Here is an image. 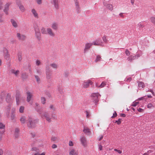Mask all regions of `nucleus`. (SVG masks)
I'll list each match as a JSON object with an SVG mask.
<instances>
[{
  "mask_svg": "<svg viewBox=\"0 0 155 155\" xmlns=\"http://www.w3.org/2000/svg\"><path fill=\"white\" fill-rule=\"evenodd\" d=\"M38 120H32L31 118H29L28 122L27 125L28 127H35V124L38 122Z\"/></svg>",
  "mask_w": 155,
  "mask_h": 155,
  "instance_id": "1",
  "label": "nucleus"
},
{
  "mask_svg": "<svg viewBox=\"0 0 155 155\" xmlns=\"http://www.w3.org/2000/svg\"><path fill=\"white\" fill-rule=\"evenodd\" d=\"M80 140L82 145L84 147H86L87 146V139L84 136H82L80 137Z\"/></svg>",
  "mask_w": 155,
  "mask_h": 155,
  "instance_id": "2",
  "label": "nucleus"
},
{
  "mask_svg": "<svg viewBox=\"0 0 155 155\" xmlns=\"http://www.w3.org/2000/svg\"><path fill=\"white\" fill-rule=\"evenodd\" d=\"M69 155H78V152L76 148H71L69 150Z\"/></svg>",
  "mask_w": 155,
  "mask_h": 155,
  "instance_id": "3",
  "label": "nucleus"
},
{
  "mask_svg": "<svg viewBox=\"0 0 155 155\" xmlns=\"http://www.w3.org/2000/svg\"><path fill=\"white\" fill-rule=\"evenodd\" d=\"M41 117H44L46 120L48 122H50L51 121V117L47 112H45L43 114H42Z\"/></svg>",
  "mask_w": 155,
  "mask_h": 155,
  "instance_id": "4",
  "label": "nucleus"
},
{
  "mask_svg": "<svg viewBox=\"0 0 155 155\" xmlns=\"http://www.w3.org/2000/svg\"><path fill=\"white\" fill-rule=\"evenodd\" d=\"M92 43L93 45L97 46H101L103 44V42L99 38L93 41Z\"/></svg>",
  "mask_w": 155,
  "mask_h": 155,
  "instance_id": "5",
  "label": "nucleus"
},
{
  "mask_svg": "<svg viewBox=\"0 0 155 155\" xmlns=\"http://www.w3.org/2000/svg\"><path fill=\"white\" fill-rule=\"evenodd\" d=\"M93 45L92 43H86L85 45L84 48V52L85 53L89 49H90V48Z\"/></svg>",
  "mask_w": 155,
  "mask_h": 155,
  "instance_id": "6",
  "label": "nucleus"
},
{
  "mask_svg": "<svg viewBox=\"0 0 155 155\" xmlns=\"http://www.w3.org/2000/svg\"><path fill=\"white\" fill-rule=\"evenodd\" d=\"M93 82L90 80H88L87 81H85L83 84V86L84 88H87L89 87L90 85H92Z\"/></svg>",
  "mask_w": 155,
  "mask_h": 155,
  "instance_id": "7",
  "label": "nucleus"
},
{
  "mask_svg": "<svg viewBox=\"0 0 155 155\" xmlns=\"http://www.w3.org/2000/svg\"><path fill=\"white\" fill-rule=\"evenodd\" d=\"M83 131L84 134L87 135H90L91 134V131L90 129L88 127H84L83 130Z\"/></svg>",
  "mask_w": 155,
  "mask_h": 155,
  "instance_id": "8",
  "label": "nucleus"
},
{
  "mask_svg": "<svg viewBox=\"0 0 155 155\" xmlns=\"http://www.w3.org/2000/svg\"><path fill=\"white\" fill-rule=\"evenodd\" d=\"M11 3H7L5 5L4 9V11L6 15H8V11L9 9V7Z\"/></svg>",
  "mask_w": 155,
  "mask_h": 155,
  "instance_id": "9",
  "label": "nucleus"
},
{
  "mask_svg": "<svg viewBox=\"0 0 155 155\" xmlns=\"http://www.w3.org/2000/svg\"><path fill=\"white\" fill-rule=\"evenodd\" d=\"M17 36L18 39L20 40L23 41L26 38V36L25 35L21 34L19 33H17Z\"/></svg>",
  "mask_w": 155,
  "mask_h": 155,
  "instance_id": "10",
  "label": "nucleus"
},
{
  "mask_svg": "<svg viewBox=\"0 0 155 155\" xmlns=\"http://www.w3.org/2000/svg\"><path fill=\"white\" fill-rule=\"evenodd\" d=\"M35 35L37 38L38 39L40 38L41 36V33L38 27L36 28H35Z\"/></svg>",
  "mask_w": 155,
  "mask_h": 155,
  "instance_id": "11",
  "label": "nucleus"
},
{
  "mask_svg": "<svg viewBox=\"0 0 155 155\" xmlns=\"http://www.w3.org/2000/svg\"><path fill=\"white\" fill-rule=\"evenodd\" d=\"M58 0H52L51 3L56 9H58L59 7Z\"/></svg>",
  "mask_w": 155,
  "mask_h": 155,
  "instance_id": "12",
  "label": "nucleus"
},
{
  "mask_svg": "<svg viewBox=\"0 0 155 155\" xmlns=\"http://www.w3.org/2000/svg\"><path fill=\"white\" fill-rule=\"evenodd\" d=\"M3 52L5 55V58L7 60H8L9 58V54H8V51L7 49L5 48L3 49Z\"/></svg>",
  "mask_w": 155,
  "mask_h": 155,
  "instance_id": "13",
  "label": "nucleus"
},
{
  "mask_svg": "<svg viewBox=\"0 0 155 155\" xmlns=\"http://www.w3.org/2000/svg\"><path fill=\"white\" fill-rule=\"evenodd\" d=\"M47 34H48L50 36H54L55 34L53 31L52 29L50 28H48L47 29Z\"/></svg>",
  "mask_w": 155,
  "mask_h": 155,
  "instance_id": "14",
  "label": "nucleus"
},
{
  "mask_svg": "<svg viewBox=\"0 0 155 155\" xmlns=\"http://www.w3.org/2000/svg\"><path fill=\"white\" fill-rule=\"evenodd\" d=\"M11 96L10 94L4 91H2L1 94V97H10Z\"/></svg>",
  "mask_w": 155,
  "mask_h": 155,
  "instance_id": "15",
  "label": "nucleus"
},
{
  "mask_svg": "<svg viewBox=\"0 0 155 155\" xmlns=\"http://www.w3.org/2000/svg\"><path fill=\"white\" fill-rule=\"evenodd\" d=\"M104 6L110 11H112L113 9V6L112 4L107 3L104 5Z\"/></svg>",
  "mask_w": 155,
  "mask_h": 155,
  "instance_id": "16",
  "label": "nucleus"
},
{
  "mask_svg": "<svg viewBox=\"0 0 155 155\" xmlns=\"http://www.w3.org/2000/svg\"><path fill=\"white\" fill-rule=\"evenodd\" d=\"M11 72L12 73L14 74L16 76H18L19 73V70H16L13 69L11 70Z\"/></svg>",
  "mask_w": 155,
  "mask_h": 155,
  "instance_id": "17",
  "label": "nucleus"
},
{
  "mask_svg": "<svg viewBox=\"0 0 155 155\" xmlns=\"http://www.w3.org/2000/svg\"><path fill=\"white\" fill-rule=\"evenodd\" d=\"M59 138L56 137H53L51 138V141L55 143H57L59 140Z\"/></svg>",
  "mask_w": 155,
  "mask_h": 155,
  "instance_id": "18",
  "label": "nucleus"
},
{
  "mask_svg": "<svg viewBox=\"0 0 155 155\" xmlns=\"http://www.w3.org/2000/svg\"><path fill=\"white\" fill-rule=\"evenodd\" d=\"M136 59V56L131 55L127 58V60L131 62L133 60Z\"/></svg>",
  "mask_w": 155,
  "mask_h": 155,
  "instance_id": "19",
  "label": "nucleus"
},
{
  "mask_svg": "<svg viewBox=\"0 0 155 155\" xmlns=\"http://www.w3.org/2000/svg\"><path fill=\"white\" fill-rule=\"evenodd\" d=\"M51 28L54 30H56L58 28V24L56 23H53L52 24Z\"/></svg>",
  "mask_w": 155,
  "mask_h": 155,
  "instance_id": "20",
  "label": "nucleus"
},
{
  "mask_svg": "<svg viewBox=\"0 0 155 155\" xmlns=\"http://www.w3.org/2000/svg\"><path fill=\"white\" fill-rule=\"evenodd\" d=\"M19 130L18 128H16L15 131L14 136L15 138H18L19 135Z\"/></svg>",
  "mask_w": 155,
  "mask_h": 155,
  "instance_id": "21",
  "label": "nucleus"
},
{
  "mask_svg": "<svg viewBox=\"0 0 155 155\" xmlns=\"http://www.w3.org/2000/svg\"><path fill=\"white\" fill-rule=\"evenodd\" d=\"M138 86L139 88L141 87L142 88H143L144 87L145 85L144 83L142 81H139L138 82Z\"/></svg>",
  "mask_w": 155,
  "mask_h": 155,
  "instance_id": "22",
  "label": "nucleus"
},
{
  "mask_svg": "<svg viewBox=\"0 0 155 155\" xmlns=\"http://www.w3.org/2000/svg\"><path fill=\"white\" fill-rule=\"evenodd\" d=\"M11 22L12 25L15 28H17L18 27V25L16 21L13 19L11 20Z\"/></svg>",
  "mask_w": 155,
  "mask_h": 155,
  "instance_id": "23",
  "label": "nucleus"
},
{
  "mask_svg": "<svg viewBox=\"0 0 155 155\" xmlns=\"http://www.w3.org/2000/svg\"><path fill=\"white\" fill-rule=\"evenodd\" d=\"M50 66L52 67L53 68L56 69L58 67V65L55 63H52L50 64Z\"/></svg>",
  "mask_w": 155,
  "mask_h": 155,
  "instance_id": "24",
  "label": "nucleus"
},
{
  "mask_svg": "<svg viewBox=\"0 0 155 155\" xmlns=\"http://www.w3.org/2000/svg\"><path fill=\"white\" fill-rule=\"evenodd\" d=\"M31 12L34 15V17L36 18H38V15L36 11L34 9H33L31 10Z\"/></svg>",
  "mask_w": 155,
  "mask_h": 155,
  "instance_id": "25",
  "label": "nucleus"
},
{
  "mask_svg": "<svg viewBox=\"0 0 155 155\" xmlns=\"http://www.w3.org/2000/svg\"><path fill=\"white\" fill-rule=\"evenodd\" d=\"M150 21L155 26V17L152 16L150 18Z\"/></svg>",
  "mask_w": 155,
  "mask_h": 155,
  "instance_id": "26",
  "label": "nucleus"
},
{
  "mask_svg": "<svg viewBox=\"0 0 155 155\" xmlns=\"http://www.w3.org/2000/svg\"><path fill=\"white\" fill-rule=\"evenodd\" d=\"M18 7L20 10L22 12L25 11V9L24 6L21 5H18Z\"/></svg>",
  "mask_w": 155,
  "mask_h": 155,
  "instance_id": "27",
  "label": "nucleus"
},
{
  "mask_svg": "<svg viewBox=\"0 0 155 155\" xmlns=\"http://www.w3.org/2000/svg\"><path fill=\"white\" fill-rule=\"evenodd\" d=\"M101 58V57L100 55H97L95 62H97L98 61H100Z\"/></svg>",
  "mask_w": 155,
  "mask_h": 155,
  "instance_id": "28",
  "label": "nucleus"
},
{
  "mask_svg": "<svg viewBox=\"0 0 155 155\" xmlns=\"http://www.w3.org/2000/svg\"><path fill=\"white\" fill-rule=\"evenodd\" d=\"M26 94L27 97H31L33 96L32 93L29 91H27Z\"/></svg>",
  "mask_w": 155,
  "mask_h": 155,
  "instance_id": "29",
  "label": "nucleus"
},
{
  "mask_svg": "<svg viewBox=\"0 0 155 155\" xmlns=\"http://www.w3.org/2000/svg\"><path fill=\"white\" fill-rule=\"evenodd\" d=\"M20 121L21 123L24 124L25 122V116H22L20 118Z\"/></svg>",
  "mask_w": 155,
  "mask_h": 155,
  "instance_id": "30",
  "label": "nucleus"
},
{
  "mask_svg": "<svg viewBox=\"0 0 155 155\" xmlns=\"http://www.w3.org/2000/svg\"><path fill=\"white\" fill-rule=\"evenodd\" d=\"M101 96V95L98 93H93L92 94V97H98Z\"/></svg>",
  "mask_w": 155,
  "mask_h": 155,
  "instance_id": "31",
  "label": "nucleus"
},
{
  "mask_svg": "<svg viewBox=\"0 0 155 155\" xmlns=\"http://www.w3.org/2000/svg\"><path fill=\"white\" fill-rule=\"evenodd\" d=\"M102 39L103 41L106 43H107V37L106 36H104L103 37H102Z\"/></svg>",
  "mask_w": 155,
  "mask_h": 155,
  "instance_id": "32",
  "label": "nucleus"
},
{
  "mask_svg": "<svg viewBox=\"0 0 155 155\" xmlns=\"http://www.w3.org/2000/svg\"><path fill=\"white\" fill-rule=\"evenodd\" d=\"M41 103L43 104H44L45 103L46 99L45 97H41Z\"/></svg>",
  "mask_w": 155,
  "mask_h": 155,
  "instance_id": "33",
  "label": "nucleus"
},
{
  "mask_svg": "<svg viewBox=\"0 0 155 155\" xmlns=\"http://www.w3.org/2000/svg\"><path fill=\"white\" fill-rule=\"evenodd\" d=\"M5 125L2 123H0V129H4Z\"/></svg>",
  "mask_w": 155,
  "mask_h": 155,
  "instance_id": "34",
  "label": "nucleus"
},
{
  "mask_svg": "<svg viewBox=\"0 0 155 155\" xmlns=\"http://www.w3.org/2000/svg\"><path fill=\"white\" fill-rule=\"evenodd\" d=\"M41 32L43 34H47V31L45 30V29L44 28H42L41 30Z\"/></svg>",
  "mask_w": 155,
  "mask_h": 155,
  "instance_id": "35",
  "label": "nucleus"
},
{
  "mask_svg": "<svg viewBox=\"0 0 155 155\" xmlns=\"http://www.w3.org/2000/svg\"><path fill=\"white\" fill-rule=\"evenodd\" d=\"M75 8L80 7V5H79V2L78 0H76L75 2Z\"/></svg>",
  "mask_w": 155,
  "mask_h": 155,
  "instance_id": "36",
  "label": "nucleus"
},
{
  "mask_svg": "<svg viewBox=\"0 0 155 155\" xmlns=\"http://www.w3.org/2000/svg\"><path fill=\"white\" fill-rule=\"evenodd\" d=\"M139 103V102H138L137 101H134L133 103V104H132V106L134 107H135Z\"/></svg>",
  "mask_w": 155,
  "mask_h": 155,
  "instance_id": "37",
  "label": "nucleus"
},
{
  "mask_svg": "<svg viewBox=\"0 0 155 155\" xmlns=\"http://www.w3.org/2000/svg\"><path fill=\"white\" fill-rule=\"evenodd\" d=\"M35 78L36 79V81L38 83H40V79L38 76L37 75L35 76Z\"/></svg>",
  "mask_w": 155,
  "mask_h": 155,
  "instance_id": "38",
  "label": "nucleus"
},
{
  "mask_svg": "<svg viewBox=\"0 0 155 155\" xmlns=\"http://www.w3.org/2000/svg\"><path fill=\"white\" fill-rule=\"evenodd\" d=\"M75 8H76V10L77 11V13H80V12H81L80 6L76 7Z\"/></svg>",
  "mask_w": 155,
  "mask_h": 155,
  "instance_id": "39",
  "label": "nucleus"
},
{
  "mask_svg": "<svg viewBox=\"0 0 155 155\" xmlns=\"http://www.w3.org/2000/svg\"><path fill=\"white\" fill-rule=\"evenodd\" d=\"M114 150L115 151L117 152L119 154H121L122 153V151L120 150L114 149Z\"/></svg>",
  "mask_w": 155,
  "mask_h": 155,
  "instance_id": "40",
  "label": "nucleus"
},
{
  "mask_svg": "<svg viewBox=\"0 0 155 155\" xmlns=\"http://www.w3.org/2000/svg\"><path fill=\"white\" fill-rule=\"evenodd\" d=\"M24 107L23 106H21L19 109V111L20 113H23L24 110Z\"/></svg>",
  "mask_w": 155,
  "mask_h": 155,
  "instance_id": "41",
  "label": "nucleus"
},
{
  "mask_svg": "<svg viewBox=\"0 0 155 155\" xmlns=\"http://www.w3.org/2000/svg\"><path fill=\"white\" fill-rule=\"evenodd\" d=\"M147 107L148 108H150L152 107H153L154 106L151 104H149L147 105Z\"/></svg>",
  "mask_w": 155,
  "mask_h": 155,
  "instance_id": "42",
  "label": "nucleus"
},
{
  "mask_svg": "<svg viewBox=\"0 0 155 155\" xmlns=\"http://www.w3.org/2000/svg\"><path fill=\"white\" fill-rule=\"evenodd\" d=\"M105 83L104 82H103L99 86V87L101 88H102L105 86Z\"/></svg>",
  "mask_w": 155,
  "mask_h": 155,
  "instance_id": "43",
  "label": "nucleus"
},
{
  "mask_svg": "<svg viewBox=\"0 0 155 155\" xmlns=\"http://www.w3.org/2000/svg\"><path fill=\"white\" fill-rule=\"evenodd\" d=\"M121 119L119 118L118 119V120H117L116 121V123H117V124H120L121 123Z\"/></svg>",
  "mask_w": 155,
  "mask_h": 155,
  "instance_id": "44",
  "label": "nucleus"
},
{
  "mask_svg": "<svg viewBox=\"0 0 155 155\" xmlns=\"http://www.w3.org/2000/svg\"><path fill=\"white\" fill-rule=\"evenodd\" d=\"M36 64L38 66L41 64V62L39 60H37L36 61Z\"/></svg>",
  "mask_w": 155,
  "mask_h": 155,
  "instance_id": "45",
  "label": "nucleus"
},
{
  "mask_svg": "<svg viewBox=\"0 0 155 155\" xmlns=\"http://www.w3.org/2000/svg\"><path fill=\"white\" fill-rule=\"evenodd\" d=\"M124 13H120L119 15V17H121L122 18H124Z\"/></svg>",
  "mask_w": 155,
  "mask_h": 155,
  "instance_id": "46",
  "label": "nucleus"
},
{
  "mask_svg": "<svg viewBox=\"0 0 155 155\" xmlns=\"http://www.w3.org/2000/svg\"><path fill=\"white\" fill-rule=\"evenodd\" d=\"M125 54L127 55H129L130 54V52L128 49H126L125 51Z\"/></svg>",
  "mask_w": 155,
  "mask_h": 155,
  "instance_id": "47",
  "label": "nucleus"
},
{
  "mask_svg": "<svg viewBox=\"0 0 155 155\" xmlns=\"http://www.w3.org/2000/svg\"><path fill=\"white\" fill-rule=\"evenodd\" d=\"M3 2L2 1H0V9H2L3 7Z\"/></svg>",
  "mask_w": 155,
  "mask_h": 155,
  "instance_id": "48",
  "label": "nucleus"
},
{
  "mask_svg": "<svg viewBox=\"0 0 155 155\" xmlns=\"http://www.w3.org/2000/svg\"><path fill=\"white\" fill-rule=\"evenodd\" d=\"M73 143L72 141H69V145L70 146H73Z\"/></svg>",
  "mask_w": 155,
  "mask_h": 155,
  "instance_id": "49",
  "label": "nucleus"
},
{
  "mask_svg": "<svg viewBox=\"0 0 155 155\" xmlns=\"http://www.w3.org/2000/svg\"><path fill=\"white\" fill-rule=\"evenodd\" d=\"M152 152L150 150H149L147 153H144L143 155H149V153H151Z\"/></svg>",
  "mask_w": 155,
  "mask_h": 155,
  "instance_id": "50",
  "label": "nucleus"
},
{
  "mask_svg": "<svg viewBox=\"0 0 155 155\" xmlns=\"http://www.w3.org/2000/svg\"><path fill=\"white\" fill-rule=\"evenodd\" d=\"M20 97H16V101L17 102V104H19V101L20 100Z\"/></svg>",
  "mask_w": 155,
  "mask_h": 155,
  "instance_id": "51",
  "label": "nucleus"
},
{
  "mask_svg": "<svg viewBox=\"0 0 155 155\" xmlns=\"http://www.w3.org/2000/svg\"><path fill=\"white\" fill-rule=\"evenodd\" d=\"M50 108L51 109H52L53 110H54L55 109L53 105H51L50 106Z\"/></svg>",
  "mask_w": 155,
  "mask_h": 155,
  "instance_id": "52",
  "label": "nucleus"
},
{
  "mask_svg": "<svg viewBox=\"0 0 155 155\" xmlns=\"http://www.w3.org/2000/svg\"><path fill=\"white\" fill-rule=\"evenodd\" d=\"M117 116V114L116 112H114V114H113V116L112 117V118H113L115 117H116Z\"/></svg>",
  "mask_w": 155,
  "mask_h": 155,
  "instance_id": "53",
  "label": "nucleus"
},
{
  "mask_svg": "<svg viewBox=\"0 0 155 155\" xmlns=\"http://www.w3.org/2000/svg\"><path fill=\"white\" fill-rule=\"evenodd\" d=\"M37 3L38 4H40L41 3V0H36Z\"/></svg>",
  "mask_w": 155,
  "mask_h": 155,
  "instance_id": "54",
  "label": "nucleus"
},
{
  "mask_svg": "<svg viewBox=\"0 0 155 155\" xmlns=\"http://www.w3.org/2000/svg\"><path fill=\"white\" fill-rule=\"evenodd\" d=\"M138 111L140 112H143V110L142 108H139L138 109Z\"/></svg>",
  "mask_w": 155,
  "mask_h": 155,
  "instance_id": "55",
  "label": "nucleus"
},
{
  "mask_svg": "<svg viewBox=\"0 0 155 155\" xmlns=\"http://www.w3.org/2000/svg\"><path fill=\"white\" fill-rule=\"evenodd\" d=\"M57 147V145L55 144H53L52 146V148L53 149H54Z\"/></svg>",
  "mask_w": 155,
  "mask_h": 155,
  "instance_id": "56",
  "label": "nucleus"
},
{
  "mask_svg": "<svg viewBox=\"0 0 155 155\" xmlns=\"http://www.w3.org/2000/svg\"><path fill=\"white\" fill-rule=\"evenodd\" d=\"M103 147L102 146L100 145L99 146V149L100 150H102Z\"/></svg>",
  "mask_w": 155,
  "mask_h": 155,
  "instance_id": "57",
  "label": "nucleus"
},
{
  "mask_svg": "<svg viewBox=\"0 0 155 155\" xmlns=\"http://www.w3.org/2000/svg\"><path fill=\"white\" fill-rule=\"evenodd\" d=\"M135 0H130V2L132 5H134V4Z\"/></svg>",
  "mask_w": 155,
  "mask_h": 155,
  "instance_id": "58",
  "label": "nucleus"
},
{
  "mask_svg": "<svg viewBox=\"0 0 155 155\" xmlns=\"http://www.w3.org/2000/svg\"><path fill=\"white\" fill-rule=\"evenodd\" d=\"M18 60L19 61H20L21 60L22 58L21 56V55H19L18 57Z\"/></svg>",
  "mask_w": 155,
  "mask_h": 155,
  "instance_id": "59",
  "label": "nucleus"
},
{
  "mask_svg": "<svg viewBox=\"0 0 155 155\" xmlns=\"http://www.w3.org/2000/svg\"><path fill=\"white\" fill-rule=\"evenodd\" d=\"M11 100V98L10 97H7L6 98V100L7 102H9V101Z\"/></svg>",
  "mask_w": 155,
  "mask_h": 155,
  "instance_id": "60",
  "label": "nucleus"
},
{
  "mask_svg": "<svg viewBox=\"0 0 155 155\" xmlns=\"http://www.w3.org/2000/svg\"><path fill=\"white\" fill-rule=\"evenodd\" d=\"M3 151L1 149H0V155H2L3 154Z\"/></svg>",
  "mask_w": 155,
  "mask_h": 155,
  "instance_id": "61",
  "label": "nucleus"
},
{
  "mask_svg": "<svg viewBox=\"0 0 155 155\" xmlns=\"http://www.w3.org/2000/svg\"><path fill=\"white\" fill-rule=\"evenodd\" d=\"M136 56V58L137 59L140 57V55L139 54H137L136 55H135Z\"/></svg>",
  "mask_w": 155,
  "mask_h": 155,
  "instance_id": "62",
  "label": "nucleus"
},
{
  "mask_svg": "<svg viewBox=\"0 0 155 155\" xmlns=\"http://www.w3.org/2000/svg\"><path fill=\"white\" fill-rule=\"evenodd\" d=\"M3 21V20L2 17V16L0 15V22H2Z\"/></svg>",
  "mask_w": 155,
  "mask_h": 155,
  "instance_id": "63",
  "label": "nucleus"
},
{
  "mask_svg": "<svg viewBox=\"0 0 155 155\" xmlns=\"http://www.w3.org/2000/svg\"><path fill=\"white\" fill-rule=\"evenodd\" d=\"M86 116L88 118L89 117V112L87 111H86Z\"/></svg>",
  "mask_w": 155,
  "mask_h": 155,
  "instance_id": "64",
  "label": "nucleus"
}]
</instances>
